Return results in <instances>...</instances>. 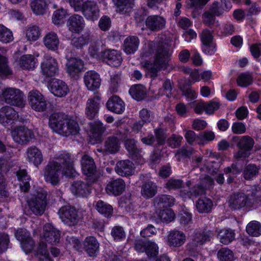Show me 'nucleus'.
<instances>
[{
  "mask_svg": "<svg viewBox=\"0 0 261 261\" xmlns=\"http://www.w3.org/2000/svg\"><path fill=\"white\" fill-rule=\"evenodd\" d=\"M218 257L220 261H234V254L227 248H222L218 252Z\"/></svg>",
  "mask_w": 261,
  "mask_h": 261,
  "instance_id": "obj_52",
  "label": "nucleus"
},
{
  "mask_svg": "<svg viewBox=\"0 0 261 261\" xmlns=\"http://www.w3.org/2000/svg\"><path fill=\"white\" fill-rule=\"evenodd\" d=\"M125 147L130 155L138 156L140 154L141 150L138 148L136 141L133 139H127L124 142Z\"/></svg>",
  "mask_w": 261,
  "mask_h": 261,
  "instance_id": "obj_44",
  "label": "nucleus"
},
{
  "mask_svg": "<svg viewBox=\"0 0 261 261\" xmlns=\"http://www.w3.org/2000/svg\"><path fill=\"white\" fill-rule=\"evenodd\" d=\"M28 161L36 167H38L43 161L41 151L36 146L29 147L26 151Z\"/></svg>",
  "mask_w": 261,
  "mask_h": 261,
  "instance_id": "obj_23",
  "label": "nucleus"
},
{
  "mask_svg": "<svg viewBox=\"0 0 261 261\" xmlns=\"http://www.w3.org/2000/svg\"><path fill=\"white\" fill-rule=\"evenodd\" d=\"M186 239V235L182 231L172 230L168 235L167 244L170 247H179L185 243Z\"/></svg>",
  "mask_w": 261,
  "mask_h": 261,
  "instance_id": "obj_18",
  "label": "nucleus"
},
{
  "mask_svg": "<svg viewBox=\"0 0 261 261\" xmlns=\"http://www.w3.org/2000/svg\"><path fill=\"white\" fill-rule=\"evenodd\" d=\"M257 188L255 186L244 191H238L231 194L228 200L229 207L233 210H241L249 206L257 194Z\"/></svg>",
  "mask_w": 261,
  "mask_h": 261,
  "instance_id": "obj_3",
  "label": "nucleus"
},
{
  "mask_svg": "<svg viewBox=\"0 0 261 261\" xmlns=\"http://www.w3.org/2000/svg\"><path fill=\"white\" fill-rule=\"evenodd\" d=\"M117 7V11L119 13H126L129 12L132 7V3L130 0H112Z\"/></svg>",
  "mask_w": 261,
  "mask_h": 261,
  "instance_id": "obj_46",
  "label": "nucleus"
},
{
  "mask_svg": "<svg viewBox=\"0 0 261 261\" xmlns=\"http://www.w3.org/2000/svg\"><path fill=\"white\" fill-rule=\"evenodd\" d=\"M74 156L68 152L56 155L44 167V176L45 180L55 186L59 182L61 175L74 176L76 174L74 169Z\"/></svg>",
  "mask_w": 261,
  "mask_h": 261,
  "instance_id": "obj_1",
  "label": "nucleus"
},
{
  "mask_svg": "<svg viewBox=\"0 0 261 261\" xmlns=\"http://www.w3.org/2000/svg\"><path fill=\"white\" fill-rule=\"evenodd\" d=\"M67 15V10L60 8L54 12L53 16V22L55 24H59L64 23V20Z\"/></svg>",
  "mask_w": 261,
  "mask_h": 261,
  "instance_id": "obj_51",
  "label": "nucleus"
},
{
  "mask_svg": "<svg viewBox=\"0 0 261 261\" xmlns=\"http://www.w3.org/2000/svg\"><path fill=\"white\" fill-rule=\"evenodd\" d=\"M41 30L36 25L30 26L26 30L25 36L29 41H36L40 36Z\"/></svg>",
  "mask_w": 261,
  "mask_h": 261,
  "instance_id": "obj_43",
  "label": "nucleus"
},
{
  "mask_svg": "<svg viewBox=\"0 0 261 261\" xmlns=\"http://www.w3.org/2000/svg\"><path fill=\"white\" fill-rule=\"evenodd\" d=\"M88 1V0H69V3L75 11L82 12Z\"/></svg>",
  "mask_w": 261,
  "mask_h": 261,
  "instance_id": "obj_62",
  "label": "nucleus"
},
{
  "mask_svg": "<svg viewBox=\"0 0 261 261\" xmlns=\"http://www.w3.org/2000/svg\"><path fill=\"white\" fill-rule=\"evenodd\" d=\"M36 62L34 58L30 55L22 56L20 60L19 65L23 69H31L35 67Z\"/></svg>",
  "mask_w": 261,
  "mask_h": 261,
  "instance_id": "obj_50",
  "label": "nucleus"
},
{
  "mask_svg": "<svg viewBox=\"0 0 261 261\" xmlns=\"http://www.w3.org/2000/svg\"><path fill=\"white\" fill-rule=\"evenodd\" d=\"M82 169L84 174L91 176L96 172V165L94 160L87 154L85 153L81 159Z\"/></svg>",
  "mask_w": 261,
  "mask_h": 261,
  "instance_id": "obj_29",
  "label": "nucleus"
},
{
  "mask_svg": "<svg viewBox=\"0 0 261 261\" xmlns=\"http://www.w3.org/2000/svg\"><path fill=\"white\" fill-rule=\"evenodd\" d=\"M158 245L155 243L149 241L148 242V245L145 252L149 257H155L158 254Z\"/></svg>",
  "mask_w": 261,
  "mask_h": 261,
  "instance_id": "obj_59",
  "label": "nucleus"
},
{
  "mask_svg": "<svg viewBox=\"0 0 261 261\" xmlns=\"http://www.w3.org/2000/svg\"><path fill=\"white\" fill-rule=\"evenodd\" d=\"M67 72L71 76H74L81 72L84 68L82 60L76 58H71L66 63Z\"/></svg>",
  "mask_w": 261,
  "mask_h": 261,
  "instance_id": "obj_27",
  "label": "nucleus"
},
{
  "mask_svg": "<svg viewBox=\"0 0 261 261\" xmlns=\"http://www.w3.org/2000/svg\"><path fill=\"white\" fill-rule=\"evenodd\" d=\"M149 241L148 240L143 239L136 240L134 243L135 250L140 252H145L148 245V242Z\"/></svg>",
  "mask_w": 261,
  "mask_h": 261,
  "instance_id": "obj_63",
  "label": "nucleus"
},
{
  "mask_svg": "<svg viewBox=\"0 0 261 261\" xmlns=\"http://www.w3.org/2000/svg\"><path fill=\"white\" fill-rule=\"evenodd\" d=\"M47 193L40 189L28 201V212L29 215H42L45 212L47 200Z\"/></svg>",
  "mask_w": 261,
  "mask_h": 261,
  "instance_id": "obj_4",
  "label": "nucleus"
},
{
  "mask_svg": "<svg viewBox=\"0 0 261 261\" xmlns=\"http://www.w3.org/2000/svg\"><path fill=\"white\" fill-rule=\"evenodd\" d=\"M120 148V142L115 136L108 137L105 141L103 148L96 149L95 152L101 153L103 155L114 154L118 152Z\"/></svg>",
  "mask_w": 261,
  "mask_h": 261,
  "instance_id": "obj_12",
  "label": "nucleus"
},
{
  "mask_svg": "<svg viewBox=\"0 0 261 261\" xmlns=\"http://www.w3.org/2000/svg\"><path fill=\"white\" fill-rule=\"evenodd\" d=\"M44 239L48 243L53 244L59 242L60 232L50 224H46L44 226Z\"/></svg>",
  "mask_w": 261,
  "mask_h": 261,
  "instance_id": "obj_24",
  "label": "nucleus"
},
{
  "mask_svg": "<svg viewBox=\"0 0 261 261\" xmlns=\"http://www.w3.org/2000/svg\"><path fill=\"white\" fill-rule=\"evenodd\" d=\"M217 235L220 242L225 245L230 243L234 239V233L229 229L221 230Z\"/></svg>",
  "mask_w": 261,
  "mask_h": 261,
  "instance_id": "obj_42",
  "label": "nucleus"
},
{
  "mask_svg": "<svg viewBox=\"0 0 261 261\" xmlns=\"http://www.w3.org/2000/svg\"><path fill=\"white\" fill-rule=\"evenodd\" d=\"M115 170L120 176H128L132 175L134 172V164L128 160L120 161L117 163Z\"/></svg>",
  "mask_w": 261,
  "mask_h": 261,
  "instance_id": "obj_21",
  "label": "nucleus"
},
{
  "mask_svg": "<svg viewBox=\"0 0 261 261\" xmlns=\"http://www.w3.org/2000/svg\"><path fill=\"white\" fill-rule=\"evenodd\" d=\"M156 211L158 213V217L164 222H170L174 218V213L170 208H163Z\"/></svg>",
  "mask_w": 261,
  "mask_h": 261,
  "instance_id": "obj_48",
  "label": "nucleus"
},
{
  "mask_svg": "<svg viewBox=\"0 0 261 261\" xmlns=\"http://www.w3.org/2000/svg\"><path fill=\"white\" fill-rule=\"evenodd\" d=\"M140 43L138 38L134 36L127 37L123 42V50L127 54H134L138 49Z\"/></svg>",
  "mask_w": 261,
  "mask_h": 261,
  "instance_id": "obj_35",
  "label": "nucleus"
},
{
  "mask_svg": "<svg viewBox=\"0 0 261 261\" xmlns=\"http://www.w3.org/2000/svg\"><path fill=\"white\" fill-rule=\"evenodd\" d=\"M49 0H33L30 4L31 9L36 15H42L46 13Z\"/></svg>",
  "mask_w": 261,
  "mask_h": 261,
  "instance_id": "obj_36",
  "label": "nucleus"
},
{
  "mask_svg": "<svg viewBox=\"0 0 261 261\" xmlns=\"http://www.w3.org/2000/svg\"><path fill=\"white\" fill-rule=\"evenodd\" d=\"M258 172V169L254 165H248L243 173L244 177L246 180H250L255 177Z\"/></svg>",
  "mask_w": 261,
  "mask_h": 261,
  "instance_id": "obj_54",
  "label": "nucleus"
},
{
  "mask_svg": "<svg viewBox=\"0 0 261 261\" xmlns=\"http://www.w3.org/2000/svg\"><path fill=\"white\" fill-rule=\"evenodd\" d=\"M254 144L253 139L248 136L242 137L237 143L239 150L234 154V158L237 160L245 158L249 156L250 151Z\"/></svg>",
  "mask_w": 261,
  "mask_h": 261,
  "instance_id": "obj_10",
  "label": "nucleus"
},
{
  "mask_svg": "<svg viewBox=\"0 0 261 261\" xmlns=\"http://www.w3.org/2000/svg\"><path fill=\"white\" fill-rule=\"evenodd\" d=\"M213 36L211 32L207 29L204 30L201 35V40L203 44L206 46L210 45L212 42Z\"/></svg>",
  "mask_w": 261,
  "mask_h": 261,
  "instance_id": "obj_61",
  "label": "nucleus"
},
{
  "mask_svg": "<svg viewBox=\"0 0 261 261\" xmlns=\"http://www.w3.org/2000/svg\"><path fill=\"white\" fill-rule=\"evenodd\" d=\"M213 206L212 201L206 197L199 198L196 203L197 211L200 213H207L211 212Z\"/></svg>",
  "mask_w": 261,
  "mask_h": 261,
  "instance_id": "obj_39",
  "label": "nucleus"
},
{
  "mask_svg": "<svg viewBox=\"0 0 261 261\" xmlns=\"http://www.w3.org/2000/svg\"><path fill=\"white\" fill-rule=\"evenodd\" d=\"M155 55H159L161 58L170 59L171 53L169 45L166 43H162L158 47Z\"/></svg>",
  "mask_w": 261,
  "mask_h": 261,
  "instance_id": "obj_55",
  "label": "nucleus"
},
{
  "mask_svg": "<svg viewBox=\"0 0 261 261\" xmlns=\"http://www.w3.org/2000/svg\"><path fill=\"white\" fill-rule=\"evenodd\" d=\"M125 189V183L124 180L120 178L110 180L106 188L107 193L116 196L122 194Z\"/></svg>",
  "mask_w": 261,
  "mask_h": 261,
  "instance_id": "obj_16",
  "label": "nucleus"
},
{
  "mask_svg": "<svg viewBox=\"0 0 261 261\" xmlns=\"http://www.w3.org/2000/svg\"><path fill=\"white\" fill-rule=\"evenodd\" d=\"M246 231L252 236L258 237L261 235V224L255 221L250 222L247 225Z\"/></svg>",
  "mask_w": 261,
  "mask_h": 261,
  "instance_id": "obj_49",
  "label": "nucleus"
},
{
  "mask_svg": "<svg viewBox=\"0 0 261 261\" xmlns=\"http://www.w3.org/2000/svg\"><path fill=\"white\" fill-rule=\"evenodd\" d=\"M84 246L89 255L93 256L98 252L99 244L95 238L90 236L85 239L84 242Z\"/></svg>",
  "mask_w": 261,
  "mask_h": 261,
  "instance_id": "obj_33",
  "label": "nucleus"
},
{
  "mask_svg": "<svg viewBox=\"0 0 261 261\" xmlns=\"http://www.w3.org/2000/svg\"><path fill=\"white\" fill-rule=\"evenodd\" d=\"M108 109L117 114H121L125 109L124 102L118 96H113L107 103Z\"/></svg>",
  "mask_w": 261,
  "mask_h": 261,
  "instance_id": "obj_31",
  "label": "nucleus"
},
{
  "mask_svg": "<svg viewBox=\"0 0 261 261\" xmlns=\"http://www.w3.org/2000/svg\"><path fill=\"white\" fill-rule=\"evenodd\" d=\"M58 214L62 221L70 226L76 225L79 222L78 212L75 207L70 205L61 207L58 211Z\"/></svg>",
  "mask_w": 261,
  "mask_h": 261,
  "instance_id": "obj_7",
  "label": "nucleus"
},
{
  "mask_svg": "<svg viewBox=\"0 0 261 261\" xmlns=\"http://www.w3.org/2000/svg\"><path fill=\"white\" fill-rule=\"evenodd\" d=\"M88 41L89 39L87 36L82 35L73 38L71 43L73 46L76 48H82L84 45L88 44Z\"/></svg>",
  "mask_w": 261,
  "mask_h": 261,
  "instance_id": "obj_57",
  "label": "nucleus"
},
{
  "mask_svg": "<svg viewBox=\"0 0 261 261\" xmlns=\"http://www.w3.org/2000/svg\"><path fill=\"white\" fill-rule=\"evenodd\" d=\"M2 97L10 105L22 108L25 105L23 94L18 89L7 88L2 90Z\"/></svg>",
  "mask_w": 261,
  "mask_h": 261,
  "instance_id": "obj_5",
  "label": "nucleus"
},
{
  "mask_svg": "<svg viewBox=\"0 0 261 261\" xmlns=\"http://www.w3.org/2000/svg\"><path fill=\"white\" fill-rule=\"evenodd\" d=\"M14 39L12 32L3 24H0V41L8 43Z\"/></svg>",
  "mask_w": 261,
  "mask_h": 261,
  "instance_id": "obj_45",
  "label": "nucleus"
},
{
  "mask_svg": "<svg viewBox=\"0 0 261 261\" xmlns=\"http://www.w3.org/2000/svg\"><path fill=\"white\" fill-rule=\"evenodd\" d=\"M82 12L87 19L93 21L97 20L99 16V9L96 3L89 0Z\"/></svg>",
  "mask_w": 261,
  "mask_h": 261,
  "instance_id": "obj_25",
  "label": "nucleus"
},
{
  "mask_svg": "<svg viewBox=\"0 0 261 261\" xmlns=\"http://www.w3.org/2000/svg\"><path fill=\"white\" fill-rule=\"evenodd\" d=\"M213 231L207 228L196 229L194 231L191 242L189 245L192 247H197L209 242L214 237Z\"/></svg>",
  "mask_w": 261,
  "mask_h": 261,
  "instance_id": "obj_9",
  "label": "nucleus"
},
{
  "mask_svg": "<svg viewBox=\"0 0 261 261\" xmlns=\"http://www.w3.org/2000/svg\"><path fill=\"white\" fill-rule=\"evenodd\" d=\"M111 235L115 241H120L125 238V233L121 226H115L111 230Z\"/></svg>",
  "mask_w": 261,
  "mask_h": 261,
  "instance_id": "obj_58",
  "label": "nucleus"
},
{
  "mask_svg": "<svg viewBox=\"0 0 261 261\" xmlns=\"http://www.w3.org/2000/svg\"><path fill=\"white\" fill-rule=\"evenodd\" d=\"M237 82L240 87H247L252 82V75L248 72L242 73L238 76Z\"/></svg>",
  "mask_w": 261,
  "mask_h": 261,
  "instance_id": "obj_53",
  "label": "nucleus"
},
{
  "mask_svg": "<svg viewBox=\"0 0 261 261\" xmlns=\"http://www.w3.org/2000/svg\"><path fill=\"white\" fill-rule=\"evenodd\" d=\"M13 140L20 144H27L34 137L32 131L25 126H17L11 132Z\"/></svg>",
  "mask_w": 261,
  "mask_h": 261,
  "instance_id": "obj_11",
  "label": "nucleus"
},
{
  "mask_svg": "<svg viewBox=\"0 0 261 261\" xmlns=\"http://www.w3.org/2000/svg\"><path fill=\"white\" fill-rule=\"evenodd\" d=\"M49 125L54 132L66 137L75 135L80 130L79 124L76 121L58 113L50 115Z\"/></svg>",
  "mask_w": 261,
  "mask_h": 261,
  "instance_id": "obj_2",
  "label": "nucleus"
},
{
  "mask_svg": "<svg viewBox=\"0 0 261 261\" xmlns=\"http://www.w3.org/2000/svg\"><path fill=\"white\" fill-rule=\"evenodd\" d=\"M28 101L32 109L37 112H43L46 109V101L38 90H33L29 93Z\"/></svg>",
  "mask_w": 261,
  "mask_h": 261,
  "instance_id": "obj_8",
  "label": "nucleus"
},
{
  "mask_svg": "<svg viewBox=\"0 0 261 261\" xmlns=\"http://www.w3.org/2000/svg\"><path fill=\"white\" fill-rule=\"evenodd\" d=\"M67 25L71 32L79 33L84 29L85 21L82 16L74 14L68 19Z\"/></svg>",
  "mask_w": 261,
  "mask_h": 261,
  "instance_id": "obj_28",
  "label": "nucleus"
},
{
  "mask_svg": "<svg viewBox=\"0 0 261 261\" xmlns=\"http://www.w3.org/2000/svg\"><path fill=\"white\" fill-rule=\"evenodd\" d=\"M175 202V198L171 195H158L154 199V206L156 210H161L173 206Z\"/></svg>",
  "mask_w": 261,
  "mask_h": 261,
  "instance_id": "obj_26",
  "label": "nucleus"
},
{
  "mask_svg": "<svg viewBox=\"0 0 261 261\" xmlns=\"http://www.w3.org/2000/svg\"><path fill=\"white\" fill-rule=\"evenodd\" d=\"M182 182L179 179H170L165 185V188L169 190H176L181 188Z\"/></svg>",
  "mask_w": 261,
  "mask_h": 261,
  "instance_id": "obj_64",
  "label": "nucleus"
},
{
  "mask_svg": "<svg viewBox=\"0 0 261 261\" xmlns=\"http://www.w3.org/2000/svg\"><path fill=\"white\" fill-rule=\"evenodd\" d=\"M72 193L77 196H86L90 193L89 185L82 181H74L71 187Z\"/></svg>",
  "mask_w": 261,
  "mask_h": 261,
  "instance_id": "obj_32",
  "label": "nucleus"
},
{
  "mask_svg": "<svg viewBox=\"0 0 261 261\" xmlns=\"http://www.w3.org/2000/svg\"><path fill=\"white\" fill-rule=\"evenodd\" d=\"M103 60L110 65L118 67L120 65L122 58L121 53L115 49H107L102 53Z\"/></svg>",
  "mask_w": 261,
  "mask_h": 261,
  "instance_id": "obj_17",
  "label": "nucleus"
},
{
  "mask_svg": "<svg viewBox=\"0 0 261 261\" xmlns=\"http://www.w3.org/2000/svg\"><path fill=\"white\" fill-rule=\"evenodd\" d=\"M154 134L158 145H163L166 138V130L162 128H158L154 129Z\"/></svg>",
  "mask_w": 261,
  "mask_h": 261,
  "instance_id": "obj_60",
  "label": "nucleus"
},
{
  "mask_svg": "<svg viewBox=\"0 0 261 261\" xmlns=\"http://www.w3.org/2000/svg\"><path fill=\"white\" fill-rule=\"evenodd\" d=\"M90 132L91 139H94V142L100 141L101 136L106 130L105 127L100 121L90 123Z\"/></svg>",
  "mask_w": 261,
  "mask_h": 261,
  "instance_id": "obj_30",
  "label": "nucleus"
},
{
  "mask_svg": "<svg viewBox=\"0 0 261 261\" xmlns=\"http://www.w3.org/2000/svg\"><path fill=\"white\" fill-rule=\"evenodd\" d=\"M96 208L99 213L107 217L112 215L113 211L111 205L102 200L97 201L96 204Z\"/></svg>",
  "mask_w": 261,
  "mask_h": 261,
  "instance_id": "obj_47",
  "label": "nucleus"
},
{
  "mask_svg": "<svg viewBox=\"0 0 261 261\" xmlns=\"http://www.w3.org/2000/svg\"><path fill=\"white\" fill-rule=\"evenodd\" d=\"M84 83L87 89L95 90L100 87L101 79L99 75L94 71H89L85 73Z\"/></svg>",
  "mask_w": 261,
  "mask_h": 261,
  "instance_id": "obj_19",
  "label": "nucleus"
},
{
  "mask_svg": "<svg viewBox=\"0 0 261 261\" xmlns=\"http://www.w3.org/2000/svg\"><path fill=\"white\" fill-rule=\"evenodd\" d=\"M17 176L18 179L22 181V182L20 184L21 190L24 192H28L30 188L29 182L28 180H29L30 178L28 175L27 171L24 169H20L17 172Z\"/></svg>",
  "mask_w": 261,
  "mask_h": 261,
  "instance_id": "obj_41",
  "label": "nucleus"
},
{
  "mask_svg": "<svg viewBox=\"0 0 261 261\" xmlns=\"http://www.w3.org/2000/svg\"><path fill=\"white\" fill-rule=\"evenodd\" d=\"M43 43L49 49L56 50L58 49L60 41L57 34L53 32L46 34L43 38Z\"/></svg>",
  "mask_w": 261,
  "mask_h": 261,
  "instance_id": "obj_34",
  "label": "nucleus"
},
{
  "mask_svg": "<svg viewBox=\"0 0 261 261\" xmlns=\"http://www.w3.org/2000/svg\"><path fill=\"white\" fill-rule=\"evenodd\" d=\"M129 94L134 99L138 101L144 99L146 96V89L142 85H136L131 87Z\"/></svg>",
  "mask_w": 261,
  "mask_h": 261,
  "instance_id": "obj_38",
  "label": "nucleus"
},
{
  "mask_svg": "<svg viewBox=\"0 0 261 261\" xmlns=\"http://www.w3.org/2000/svg\"><path fill=\"white\" fill-rule=\"evenodd\" d=\"M100 103V98L96 96L89 98L86 103L85 114L90 120L93 119L98 113Z\"/></svg>",
  "mask_w": 261,
  "mask_h": 261,
  "instance_id": "obj_15",
  "label": "nucleus"
},
{
  "mask_svg": "<svg viewBox=\"0 0 261 261\" xmlns=\"http://www.w3.org/2000/svg\"><path fill=\"white\" fill-rule=\"evenodd\" d=\"M41 67L42 73L46 77L55 76L58 71L57 62L51 57L42 62Z\"/></svg>",
  "mask_w": 261,
  "mask_h": 261,
  "instance_id": "obj_22",
  "label": "nucleus"
},
{
  "mask_svg": "<svg viewBox=\"0 0 261 261\" xmlns=\"http://www.w3.org/2000/svg\"><path fill=\"white\" fill-rule=\"evenodd\" d=\"M12 70L8 65L7 59L0 54V74L1 75L7 76L11 74Z\"/></svg>",
  "mask_w": 261,
  "mask_h": 261,
  "instance_id": "obj_56",
  "label": "nucleus"
},
{
  "mask_svg": "<svg viewBox=\"0 0 261 261\" xmlns=\"http://www.w3.org/2000/svg\"><path fill=\"white\" fill-rule=\"evenodd\" d=\"M170 59L161 58L155 55L153 64L146 61L142 63L143 68L148 70L150 77H155L158 75V72L161 70L167 69Z\"/></svg>",
  "mask_w": 261,
  "mask_h": 261,
  "instance_id": "obj_6",
  "label": "nucleus"
},
{
  "mask_svg": "<svg viewBox=\"0 0 261 261\" xmlns=\"http://www.w3.org/2000/svg\"><path fill=\"white\" fill-rule=\"evenodd\" d=\"M49 89L54 95L60 97L65 96L69 91L65 82L56 79H53L50 81Z\"/></svg>",
  "mask_w": 261,
  "mask_h": 261,
  "instance_id": "obj_14",
  "label": "nucleus"
},
{
  "mask_svg": "<svg viewBox=\"0 0 261 261\" xmlns=\"http://www.w3.org/2000/svg\"><path fill=\"white\" fill-rule=\"evenodd\" d=\"M166 21L165 18L159 15L148 16L145 20L147 29L152 32H157L165 27Z\"/></svg>",
  "mask_w": 261,
  "mask_h": 261,
  "instance_id": "obj_13",
  "label": "nucleus"
},
{
  "mask_svg": "<svg viewBox=\"0 0 261 261\" xmlns=\"http://www.w3.org/2000/svg\"><path fill=\"white\" fill-rule=\"evenodd\" d=\"M17 113L9 106H5L0 109V123L6 126L18 118Z\"/></svg>",
  "mask_w": 261,
  "mask_h": 261,
  "instance_id": "obj_20",
  "label": "nucleus"
},
{
  "mask_svg": "<svg viewBox=\"0 0 261 261\" xmlns=\"http://www.w3.org/2000/svg\"><path fill=\"white\" fill-rule=\"evenodd\" d=\"M36 256L39 261H53V259L47 250L46 244L43 242L39 245Z\"/></svg>",
  "mask_w": 261,
  "mask_h": 261,
  "instance_id": "obj_40",
  "label": "nucleus"
},
{
  "mask_svg": "<svg viewBox=\"0 0 261 261\" xmlns=\"http://www.w3.org/2000/svg\"><path fill=\"white\" fill-rule=\"evenodd\" d=\"M158 188L152 181H146L143 184L141 187V195L146 199L153 197L157 193Z\"/></svg>",
  "mask_w": 261,
  "mask_h": 261,
  "instance_id": "obj_37",
  "label": "nucleus"
}]
</instances>
